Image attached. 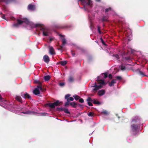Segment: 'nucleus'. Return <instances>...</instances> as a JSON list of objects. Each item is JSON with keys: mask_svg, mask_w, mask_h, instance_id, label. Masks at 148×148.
<instances>
[{"mask_svg": "<svg viewBox=\"0 0 148 148\" xmlns=\"http://www.w3.org/2000/svg\"><path fill=\"white\" fill-rule=\"evenodd\" d=\"M35 26L36 27H39L40 29L42 32L43 36H47L49 35V30L48 29L42 27L41 25L40 24H36Z\"/></svg>", "mask_w": 148, "mask_h": 148, "instance_id": "f257e3e1", "label": "nucleus"}, {"mask_svg": "<svg viewBox=\"0 0 148 148\" xmlns=\"http://www.w3.org/2000/svg\"><path fill=\"white\" fill-rule=\"evenodd\" d=\"M17 23L14 24L13 26L15 27H19V25H21L23 23H25L26 24H28L29 23V21L26 18L23 19V21L19 19H17Z\"/></svg>", "mask_w": 148, "mask_h": 148, "instance_id": "f03ea898", "label": "nucleus"}, {"mask_svg": "<svg viewBox=\"0 0 148 148\" xmlns=\"http://www.w3.org/2000/svg\"><path fill=\"white\" fill-rule=\"evenodd\" d=\"M62 104V102L59 100H57L56 102L52 103H49L48 104L49 107L52 108H54L55 106H60Z\"/></svg>", "mask_w": 148, "mask_h": 148, "instance_id": "7ed1b4c3", "label": "nucleus"}, {"mask_svg": "<svg viewBox=\"0 0 148 148\" xmlns=\"http://www.w3.org/2000/svg\"><path fill=\"white\" fill-rule=\"evenodd\" d=\"M59 36H60V38L62 40V44L60 46L58 49L62 51L63 50V48L65 45V38L64 35H62L61 34H59Z\"/></svg>", "mask_w": 148, "mask_h": 148, "instance_id": "20e7f679", "label": "nucleus"}, {"mask_svg": "<svg viewBox=\"0 0 148 148\" xmlns=\"http://www.w3.org/2000/svg\"><path fill=\"white\" fill-rule=\"evenodd\" d=\"M92 87L94 88L92 89L93 91L96 92L98 90L101 88L102 87V86L101 85H97V83L95 82V83L94 85L92 86Z\"/></svg>", "mask_w": 148, "mask_h": 148, "instance_id": "39448f33", "label": "nucleus"}, {"mask_svg": "<svg viewBox=\"0 0 148 148\" xmlns=\"http://www.w3.org/2000/svg\"><path fill=\"white\" fill-rule=\"evenodd\" d=\"M21 95L22 97L25 99H31V97L30 95L27 92L23 93V92H22L21 93Z\"/></svg>", "mask_w": 148, "mask_h": 148, "instance_id": "423d86ee", "label": "nucleus"}, {"mask_svg": "<svg viewBox=\"0 0 148 148\" xmlns=\"http://www.w3.org/2000/svg\"><path fill=\"white\" fill-rule=\"evenodd\" d=\"M68 103V104H66V106H70L74 108H76L77 105V103H76L75 101L71 102Z\"/></svg>", "mask_w": 148, "mask_h": 148, "instance_id": "0eeeda50", "label": "nucleus"}, {"mask_svg": "<svg viewBox=\"0 0 148 148\" xmlns=\"http://www.w3.org/2000/svg\"><path fill=\"white\" fill-rule=\"evenodd\" d=\"M97 82L98 84H100V85H105L106 84L104 82V81L102 79H99V77L98 76L97 77Z\"/></svg>", "mask_w": 148, "mask_h": 148, "instance_id": "6e6552de", "label": "nucleus"}, {"mask_svg": "<svg viewBox=\"0 0 148 148\" xmlns=\"http://www.w3.org/2000/svg\"><path fill=\"white\" fill-rule=\"evenodd\" d=\"M27 8L31 11H34L36 8L35 5L31 4H29Z\"/></svg>", "mask_w": 148, "mask_h": 148, "instance_id": "1a4fd4ad", "label": "nucleus"}, {"mask_svg": "<svg viewBox=\"0 0 148 148\" xmlns=\"http://www.w3.org/2000/svg\"><path fill=\"white\" fill-rule=\"evenodd\" d=\"M43 59L44 62L47 63H48L49 61V58L48 56L47 55H45L44 56Z\"/></svg>", "mask_w": 148, "mask_h": 148, "instance_id": "9d476101", "label": "nucleus"}, {"mask_svg": "<svg viewBox=\"0 0 148 148\" xmlns=\"http://www.w3.org/2000/svg\"><path fill=\"white\" fill-rule=\"evenodd\" d=\"M33 93L36 95L39 94L40 93L39 89L37 87L35 88L33 91Z\"/></svg>", "mask_w": 148, "mask_h": 148, "instance_id": "9b49d317", "label": "nucleus"}, {"mask_svg": "<svg viewBox=\"0 0 148 148\" xmlns=\"http://www.w3.org/2000/svg\"><path fill=\"white\" fill-rule=\"evenodd\" d=\"M131 128L133 132H135L137 130L138 126L136 125L133 124L131 126Z\"/></svg>", "mask_w": 148, "mask_h": 148, "instance_id": "f8f14e48", "label": "nucleus"}, {"mask_svg": "<svg viewBox=\"0 0 148 148\" xmlns=\"http://www.w3.org/2000/svg\"><path fill=\"white\" fill-rule=\"evenodd\" d=\"M105 93V91L104 90H101L98 91V94L100 96H102Z\"/></svg>", "mask_w": 148, "mask_h": 148, "instance_id": "ddd939ff", "label": "nucleus"}, {"mask_svg": "<svg viewBox=\"0 0 148 148\" xmlns=\"http://www.w3.org/2000/svg\"><path fill=\"white\" fill-rule=\"evenodd\" d=\"M15 99L21 103H23V100H22V99L21 97L19 96L16 95L15 97Z\"/></svg>", "mask_w": 148, "mask_h": 148, "instance_id": "4468645a", "label": "nucleus"}, {"mask_svg": "<svg viewBox=\"0 0 148 148\" xmlns=\"http://www.w3.org/2000/svg\"><path fill=\"white\" fill-rule=\"evenodd\" d=\"M49 52L51 55H54L55 54L54 49L52 47H49Z\"/></svg>", "mask_w": 148, "mask_h": 148, "instance_id": "2eb2a0df", "label": "nucleus"}, {"mask_svg": "<svg viewBox=\"0 0 148 148\" xmlns=\"http://www.w3.org/2000/svg\"><path fill=\"white\" fill-rule=\"evenodd\" d=\"M74 98L72 97H69V98L67 99V101L65 102V106H66V104H68L69 103L71 102L70 101H73Z\"/></svg>", "mask_w": 148, "mask_h": 148, "instance_id": "dca6fc26", "label": "nucleus"}, {"mask_svg": "<svg viewBox=\"0 0 148 148\" xmlns=\"http://www.w3.org/2000/svg\"><path fill=\"white\" fill-rule=\"evenodd\" d=\"M108 17L107 16H103L101 19L102 22L107 21H108Z\"/></svg>", "mask_w": 148, "mask_h": 148, "instance_id": "f3484780", "label": "nucleus"}, {"mask_svg": "<svg viewBox=\"0 0 148 148\" xmlns=\"http://www.w3.org/2000/svg\"><path fill=\"white\" fill-rule=\"evenodd\" d=\"M116 83L115 79H113L111 81V82L109 83V85L110 86H113L114 84Z\"/></svg>", "mask_w": 148, "mask_h": 148, "instance_id": "a211bd4d", "label": "nucleus"}, {"mask_svg": "<svg viewBox=\"0 0 148 148\" xmlns=\"http://www.w3.org/2000/svg\"><path fill=\"white\" fill-rule=\"evenodd\" d=\"M10 0H0V3L4 2L6 4H8L10 3Z\"/></svg>", "mask_w": 148, "mask_h": 148, "instance_id": "6ab92c4d", "label": "nucleus"}, {"mask_svg": "<svg viewBox=\"0 0 148 148\" xmlns=\"http://www.w3.org/2000/svg\"><path fill=\"white\" fill-rule=\"evenodd\" d=\"M120 67L122 71H124L126 69L125 65L123 63L121 64Z\"/></svg>", "mask_w": 148, "mask_h": 148, "instance_id": "aec40b11", "label": "nucleus"}, {"mask_svg": "<svg viewBox=\"0 0 148 148\" xmlns=\"http://www.w3.org/2000/svg\"><path fill=\"white\" fill-rule=\"evenodd\" d=\"M68 80L70 82H72L74 81V79L73 77L70 76L69 77Z\"/></svg>", "mask_w": 148, "mask_h": 148, "instance_id": "412c9836", "label": "nucleus"}, {"mask_svg": "<svg viewBox=\"0 0 148 148\" xmlns=\"http://www.w3.org/2000/svg\"><path fill=\"white\" fill-rule=\"evenodd\" d=\"M73 97L76 100H78L80 98V97L79 96L76 95H73Z\"/></svg>", "mask_w": 148, "mask_h": 148, "instance_id": "4be33fe9", "label": "nucleus"}, {"mask_svg": "<svg viewBox=\"0 0 148 148\" xmlns=\"http://www.w3.org/2000/svg\"><path fill=\"white\" fill-rule=\"evenodd\" d=\"M50 77L49 75H47L44 77V79L45 81H48L50 79Z\"/></svg>", "mask_w": 148, "mask_h": 148, "instance_id": "5701e85b", "label": "nucleus"}, {"mask_svg": "<svg viewBox=\"0 0 148 148\" xmlns=\"http://www.w3.org/2000/svg\"><path fill=\"white\" fill-rule=\"evenodd\" d=\"M88 115L91 117H93L94 116V113L93 112H90L87 114Z\"/></svg>", "mask_w": 148, "mask_h": 148, "instance_id": "b1692460", "label": "nucleus"}, {"mask_svg": "<svg viewBox=\"0 0 148 148\" xmlns=\"http://www.w3.org/2000/svg\"><path fill=\"white\" fill-rule=\"evenodd\" d=\"M92 1L90 0H86V3L87 4L89 5H91Z\"/></svg>", "mask_w": 148, "mask_h": 148, "instance_id": "393cba45", "label": "nucleus"}, {"mask_svg": "<svg viewBox=\"0 0 148 148\" xmlns=\"http://www.w3.org/2000/svg\"><path fill=\"white\" fill-rule=\"evenodd\" d=\"M138 73L142 77H144L146 76L144 73L141 71H139Z\"/></svg>", "mask_w": 148, "mask_h": 148, "instance_id": "a878e982", "label": "nucleus"}, {"mask_svg": "<svg viewBox=\"0 0 148 148\" xmlns=\"http://www.w3.org/2000/svg\"><path fill=\"white\" fill-rule=\"evenodd\" d=\"M93 103L94 104H97L99 105L100 103V102L99 101H96V100H95V99H94Z\"/></svg>", "mask_w": 148, "mask_h": 148, "instance_id": "bb28decb", "label": "nucleus"}, {"mask_svg": "<svg viewBox=\"0 0 148 148\" xmlns=\"http://www.w3.org/2000/svg\"><path fill=\"white\" fill-rule=\"evenodd\" d=\"M60 64L64 66H65V61H60L58 64Z\"/></svg>", "mask_w": 148, "mask_h": 148, "instance_id": "cd10ccee", "label": "nucleus"}, {"mask_svg": "<svg viewBox=\"0 0 148 148\" xmlns=\"http://www.w3.org/2000/svg\"><path fill=\"white\" fill-rule=\"evenodd\" d=\"M94 99H92L91 97H88L87 99V101L90 102H93Z\"/></svg>", "mask_w": 148, "mask_h": 148, "instance_id": "c85d7f7f", "label": "nucleus"}, {"mask_svg": "<svg viewBox=\"0 0 148 148\" xmlns=\"http://www.w3.org/2000/svg\"><path fill=\"white\" fill-rule=\"evenodd\" d=\"M38 88L39 89V90H40L42 91H44V90L43 89L41 86L40 85L39 86H37Z\"/></svg>", "mask_w": 148, "mask_h": 148, "instance_id": "c756f323", "label": "nucleus"}, {"mask_svg": "<svg viewBox=\"0 0 148 148\" xmlns=\"http://www.w3.org/2000/svg\"><path fill=\"white\" fill-rule=\"evenodd\" d=\"M112 10V8L111 7H109L108 8H106L105 10V12L106 13L108 12L109 11H111Z\"/></svg>", "mask_w": 148, "mask_h": 148, "instance_id": "7c9ffc66", "label": "nucleus"}, {"mask_svg": "<svg viewBox=\"0 0 148 148\" xmlns=\"http://www.w3.org/2000/svg\"><path fill=\"white\" fill-rule=\"evenodd\" d=\"M102 75H104V78H106L108 77V73H104L101 74Z\"/></svg>", "mask_w": 148, "mask_h": 148, "instance_id": "2f4dec72", "label": "nucleus"}, {"mask_svg": "<svg viewBox=\"0 0 148 148\" xmlns=\"http://www.w3.org/2000/svg\"><path fill=\"white\" fill-rule=\"evenodd\" d=\"M57 110L58 111H61V110H63L65 111V109H62V108H57Z\"/></svg>", "mask_w": 148, "mask_h": 148, "instance_id": "473e14b6", "label": "nucleus"}, {"mask_svg": "<svg viewBox=\"0 0 148 148\" xmlns=\"http://www.w3.org/2000/svg\"><path fill=\"white\" fill-rule=\"evenodd\" d=\"M59 84L60 86L61 87H62L64 86V82H60L59 83Z\"/></svg>", "mask_w": 148, "mask_h": 148, "instance_id": "72a5a7b5", "label": "nucleus"}, {"mask_svg": "<svg viewBox=\"0 0 148 148\" xmlns=\"http://www.w3.org/2000/svg\"><path fill=\"white\" fill-rule=\"evenodd\" d=\"M100 40L101 41V42L102 43L103 45H106V44L104 41V40H103V39H102V38H100Z\"/></svg>", "mask_w": 148, "mask_h": 148, "instance_id": "f704fd0d", "label": "nucleus"}, {"mask_svg": "<svg viewBox=\"0 0 148 148\" xmlns=\"http://www.w3.org/2000/svg\"><path fill=\"white\" fill-rule=\"evenodd\" d=\"M71 96V95L70 94H67L66 95H65V99L67 100Z\"/></svg>", "mask_w": 148, "mask_h": 148, "instance_id": "c9c22d12", "label": "nucleus"}, {"mask_svg": "<svg viewBox=\"0 0 148 148\" xmlns=\"http://www.w3.org/2000/svg\"><path fill=\"white\" fill-rule=\"evenodd\" d=\"M97 27H98V32L100 34H101L102 32L101 31L100 27L99 26H98Z\"/></svg>", "mask_w": 148, "mask_h": 148, "instance_id": "e433bc0d", "label": "nucleus"}, {"mask_svg": "<svg viewBox=\"0 0 148 148\" xmlns=\"http://www.w3.org/2000/svg\"><path fill=\"white\" fill-rule=\"evenodd\" d=\"M79 101L81 103H83L84 102V99L82 98H79Z\"/></svg>", "mask_w": 148, "mask_h": 148, "instance_id": "4c0bfd02", "label": "nucleus"}, {"mask_svg": "<svg viewBox=\"0 0 148 148\" xmlns=\"http://www.w3.org/2000/svg\"><path fill=\"white\" fill-rule=\"evenodd\" d=\"M113 56H114L117 59H119V56L118 54L113 55Z\"/></svg>", "mask_w": 148, "mask_h": 148, "instance_id": "58836bf2", "label": "nucleus"}, {"mask_svg": "<svg viewBox=\"0 0 148 148\" xmlns=\"http://www.w3.org/2000/svg\"><path fill=\"white\" fill-rule=\"evenodd\" d=\"M65 113L68 114H70V112L69 111L68 109H67L65 108Z\"/></svg>", "mask_w": 148, "mask_h": 148, "instance_id": "ea45409f", "label": "nucleus"}, {"mask_svg": "<svg viewBox=\"0 0 148 148\" xmlns=\"http://www.w3.org/2000/svg\"><path fill=\"white\" fill-rule=\"evenodd\" d=\"M116 78L118 80H121L122 79V77L120 76H117L116 77Z\"/></svg>", "mask_w": 148, "mask_h": 148, "instance_id": "a19ab883", "label": "nucleus"}, {"mask_svg": "<svg viewBox=\"0 0 148 148\" xmlns=\"http://www.w3.org/2000/svg\"><path fill=\"white\" fill-rule=\"evenodd\" d=\"M0 14L2 15L1 17L5 19V15L3 14L2 13H0Z\"/></svg>", "mask_w": 148, "mask_h": 148, "instance_id": "79ce46f5", "label": "nucleus"}, {"mask_svg": "<svg viewBox=\"0 0 148 148\" xmlns=\"http://www.w3.org/2000/svg\"><path fill=\"white\" fill-rule=\"evenodd\" d=\"M88 103L89 106H93L92 104V103H91V102L88 101Z\"/></svg>", "mask_w": 148, "mask_h": 148, "instance_id": "37998d69", "label": "nucleus"}, {"mask_svg": "<svg viewBox=\"0 0 148 148\" xmlns=\"http://www.w3.org/2000/svg\"><path fill=\"white\" fill-rule=\"evenodd\" d=\"M108 77L110 79H112V76L111 74H110L109 75Z\"/></svg>", "mask_w": 148, "mask_h": 148, "instance_id": "c03bdc74", "label": "nucleus"}, {"mask_svg": "<svg viewBox=\"0 0 148 148\" xmlns=\"http://www.w3.org/2000/svg\"><path fill=\"white\" fill-rule=\"evenodd\" d=\"M125 59L126 60H129L130 59V57H127L125 58Z\"/></svg>", "mask_w": 148, "mask_h": 148, "instance_id": "a18cd8bd", "label": "nucleus"}, {"mask_svg": "<svg viewBox=\"0 0 148 148\" xmlns=\"http://www.w3.org/2000/svg\"><path fill=\"white\" fill-rule=\"evenodd\" d=\"M71 54H72V55H73V56H74L75 55V52L72 51H71Z\"/></svg>", "mask_w": 148, "mask_h": 148, "instance_id": "49530a36", "label": "nucleus"}, {"mask_svg": "<svg viewBox=\"0 0 148 148\" xmlns=\"http://www.w3.org/2000/svg\"><path fill=\"white\" fill-rule=\"evenodd\" d=\"M102 112V113L105 114H107V112L106 110L103 111Z\"/></svg>", "mask_w": 148, "mask_h": 148, "instance_id": "de8ad7c7", "label": "nucleus"}, {"mask_svg": "<svg viewBox=\"0 0 148 148\" xmlns=\"http://www.w3.org/2000/svg\"><path fill=\"white\" fill-rule=\"evenodd\" d=\"M36 83H38V84H39L40 85V84H41L40 82L39 81H38H38H36Z\"/></svg>", "mask_w": 148, "mask_h": 148, "instance_id": "09e8293b", "label": "nucleus"}, {"mask_svg": "<svg viewBox=\"0 0 148 148\" xmlns=\"http://www.w3.org/2000/svg\"><path fill=\"white\" fill-rule=\"evenodd\" d=\"M82 2H86V0H79Z\"/></svg>", "mask_w": 148, "mask_h": 148, "instance_id": "8fccbe9b", "label": "nucleus"}, {"mask_svg": "<svg viewBox=\"0 0 148 148\" xmlns=\"http://www.w3.org/2000/svg\"><path fill=\"white\" fill-rule=\"evenodd\" d=\"M3 98L2 97L1 95H0V100L2 101Z\"/></svg>", "mask_w": 148, "mask_h": 148, "instance_id": "3c124183", "label": "nucleus"}, {"mask_svg": "<svg viewBox=\"0 0 148 148\" xmlns=\"http://www.w3.org/2000/svg\"><path fill=\"white\" fill-rule=\"evenodd\" d=\"M77 105L78 106H82V105L81 104L79 103H77Z\"/></svg>", "mask_w": 148, "mask_h": 148, "instance_id": "603ef678", "label": "nucleus"}, {"mask_svg": "<svg viewBox=\"0 0 148 148\" xmlns=\"http://www.w3.org/2000/svg\"><path fill=\"white\" fill-rule=\"evenodd\" d=\"M95 1L97 2H99L101 0H95Z\"/></svg>", "mask_w": 148, "mask_h": 148, "instance_id": "864d4df0", "label": "nucleus"}, {"mask_svg": "<svg viewBox=\"0 0 148 148\" xmlns=\"http://www.w3.org/2000/svg\"><path fill=\"white\" fill-rule=\"evenodd\" d=\"M132 122H136V121L134 119H133V120H132Z\"/></svg>", "mask_w": 148, "mask_h": 148, "instance_id": "5fc2aeb1", "label": "nucleus"}, {"mask_svg": "<svg viewBox=\"0 0 148 148\" xmlns=\"http://www.w3.org/2000/svg\"><path fill=\"white\" fill-rule=\"evenodd\" d=\"M67 61L65 60V64H67Z\"/></svg>", "mask_w": 148, "mask_h": 148, "instance_id": "6e6d98bb", "label": "nucleus"}, {"mask_svg": "<svg viewBox=\"0 0 148 148\" xmlns=\"http://www.w3.org/2000/svg\"><path fill=\"white\" fill-rule=\"evenodd\" d=\"M52 38H51L50 39V41H51L52 40Z\"/></svg>", "mask_w": 148, "mask_h": 148, "instance_id": "4d7b16f0", "label": "nucleus"}, {"mask_svg": "<svg viewBox=\"0 0 148 148\" xmlns=\"http://www.w3.org/2000/svg\"><path fill=\"white\" fill-rule=\"evenodd\" d=\"M23 113H24V114L27 113H28V112H23Z\"/></svg>", "mask_w": 148, "mask_h": 148, "instance_id": "13d9d810", "label": "nucleus"}, {"mask_svg": "<svg viewBox=\"0 0 148 148\" xmlns=\"http://www.w3.org/2000/svg\"><path fill=\"white\" fill-rule=\"evenodd\" d=\"M65 69L67 68V67L66 66H65Z\"/></svg>", "mask_w": 148, "mask_h": 148, "instance_id": "bf43d9fd", "label": "nucleus"}]
</instances>
